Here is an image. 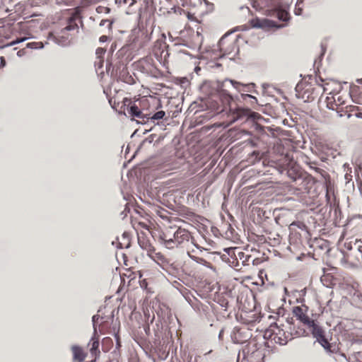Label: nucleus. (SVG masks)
Masks as SVG:
<instances>
[{
	"label": "nucleus",
	"instance_id": "1",
	"mask_svg": "<svg viewBox=\"0 0 362 362\" xmlns=\"http://www.w3.org/2000/svg\"><path fill=\"white\" fill-rule=\"evenodd\" d=\"M233 98L228 93H226L225 89H221V91L210 98L211 107L217 114H226L227 119L223 122L226 126H228L243 117H248L250 114V110L238 109L232 111L230 107Z\"/></svg>",
	"mask_w": 362,
	"mask_h": 362
},
{
	"label": "nucleus",
	"instance_id": "2",
	"mask_svg": "<svg viewBox=\"0 0 362 362\" xmlns=\"http://www.w3.org/2000/svg\"><path fill=\"white\" fill-rule=\"evenodd\" d=\"M159 239L164 246L169 249L177 247H185L191 242L195 247L199 248L194 243V239L189 230L178 227L165 228L159 235Z\"/></svg>",
	"mask_w": 362,
	"mask_h": 362
},
{
	"label": "nucleus",
	"instance_id": "3",
	"mask_svg": "<svg viewBox=\"0 0 362 362\" xmlns=\"http://www.w3.org/2000/svg\"><path fill=\"white\" fill-rule=\"evenodd\" d=\"M180 1L182 6H189V10L184 13L192 21L202 22L203 17L214 9V4L207 0H180Z\"/></svg>",
	"mask_w": 362,
	"mask_h": 362
},
{
	"label": "nucleus",
	"instance_id": "4",
	"mask_svg": "<svg viewBox=\"0 0 362 362\" xmlns=\"http://www.w3.org/2000/svg\"><path fill=\"white\" fill-rule=\"evenodd\" d=\"M250 338L241 354L238 355L237 362H260L264 357V345L267 343L265 338Z\"/></svg>",
	"mask_w": 362,
	"mask_h": 362
},
{
	"label": "nucleus",
	"instance_id": "5",
	"mask_svg": "<svg viewBox=\"0 0 362 362\" xmlns=\"http://www.w3.org/2000/svg\"><path fill=\"white\" fill-rule=\"evenodd\" d=\"M149 105L148 99L141 98L137 100H132L125 98L122 101L121 108L124 114H128L129 117L141 119L145 122L147 113L144 111L146 110Z\"/></svg>",
	"mask_w": 362,
	"mask_h": 362
},
{
	"label": "nucleus",
	"instance_id": "6",
	"mask_svg": "<svg viewBox=\"0 0 362 362\" xmlns=\"http://www.w3.org/2000/svg\"><path fill=\"white\" fill-rule=\"evenodd\" d=\"M321 92L322 87L317 81H315L313 83L302 81L296 87L297 97L303 100L304 102L314 100L319 97Z\"/></svg>",
	"mask_w": 362,
	"mask_h": 362
},
{
	"label": "nucleus",
	"instance_id": "7",
	"mask_svg": "<svg viewBox=\"0 0 362 362\" xmlns=\"http://www.w3.org/2000/svg\"><path fill=\"white\" fill-rule=\"evenodd\" d=\"M150 21V19L146 20L144 23L141 21H139L138 27L132 30L133 42L138 43L139 46H144L151 38L153 28L152 25L149 28L148 27Z\"/></svg>",
	"mask_w": 362,
	"mask_h": 362
},
{
	"label": "nucleus",
	"instance_id": "8",
	"mask_svg": "<svg viewBox=\"0 0 362 362\" xmlns=\"http://www.w3.org/2000/svg\"><path fill=\"white\" fill-rule=\"evenodd\" d=\"M136 66L142 73L156 78L162 76L160 70L158 69L152 57L141 58L136 63Z\"/></svg>",
	"mask_w": 362,
	"mask_h": 362
},
{
	"label": "nucleus",
	"instance_id": "9",
	"mask_svg": "<svg viewBox=\"0 0 362 362\" xmlns=\"http://www.w3.org/2000/svg\"><path fill=\"white\" fill-rule=\"evenodd\" d=\"M119 321L111 315L107 320L100 322L99 332L102 334H113L119 345Z\"/></svg>",
	"mask_w": 362,
	"mask_h": 362
},
{
	"label": "nucleus",
	"instance_id": "10",
	"mask_svg": "<svg viewBox=\"0 0 362 362\" xmlns=\"http://www.w3.org/2000/svg\"><path fill=\"white\" fill-rule=\"evenodd\" d=\"M100 318L98 315H95L92 317L93 325L94 327V334L88 344L89 346V351L91 358L90 362L96 361L97 358L99 357L100 354V351L99 350V337L96 332V325L98 319Z\"/></svg>",
	"mask_w": 362,
	"mask_h": 362
},
{
	"label": "nucleus",
	"instance_id": "11",
	"mask_svg": "<svg viewBox=\"0 0 362 362\" xmlns=\"http://www.w3.org/2000/svg\"><path fill=\"white\" fill-rule=\"evenodd\" d=\"M251 330L247 326L235 327L231 333V339L233 343L244 344L252 337Z\"/></svg>",
	"mask_w": 362,
	"mask_h": 362
},
{
	"label": "nucleus",
	"instance_id": "12",
	"mask_svg": "<svg viewBox=\"0 0 362 362\" xmlns=\"http://www.w3.org/2000/svg\"><path fill=\"white\" fill-rule=\"evenodd\" d=\"M269 337L271 341L280 345L286 344L288 340L292 339L291 332L284 331L279 327H275L271 330Z\"/></svg>",
	"mask_w": 362,
	"mask_h": 362
},
{
	"label": "nucleus",
	"instance_id": "13",
	"mask_svg": "<svg viewBox=\"0 0 362 362\" xmlns=\"http://www.w3.org/2000/svg\"><path fill=\"white\" fill-rule=\"evenodd\" d=\"M149 257L153 259L154 262L160 266L163 270L169 271L172 267V259L165 256L163 252L157 251L156 248H153Z\"/></svg>",
	"mask_w": 362,
	"mask_h": 362
},
{
	"label": "nucleus",
	"instance_id": "14",
	"mask_svg": "<svg viewBox=\"0 0 362 362\" xmlns=\"http://www.w3.org/2000/svg\"><path fill=\"white\" fill-rule=\"evenodd\" d=\"M308 310L309 308L308 306L305 305V304H302L300 306L293 307V313L296 318L303 323V325H308V327L314 326V320L309 318L308 314Z\"/></svg>",
	"mask_w": 362,
	"mask_h": 362
},
{
	"label": "nucleus",
	"instance_id": "15",
	"mask_svg": "<svg viewBox=\"0 0 362 362\" xmlns=\"http://www.w3.org/2000/svg\"><path fill=\"white\" fill-rule=\"evenodd\" d=\"M236 47V40L228 34L223 36L218 42V48L223 55L230 54Z\"/></svg>",
	"mask_w": 362,
	"mask_h": 362
},
{
	"label": "nucleus",
	"instance_id": "16",
	"mask_svg": "<svg viewBox=\"0 0 362 362\" xmlns=\"http://www.w3.org/2000/svg\"><path fill=\"white\" fill-rule=\"evenodd\" d=\"M78 26L76 23V21L74 18H70L67 23L66 27L61 29L59 37L62 38L64 41H66L69 39L72 34L75 32H78Z\"/></svg>",
	"mask_w": 362,
	"mask_h": 362
},
{
	"label": "nucleus",
	"instance_id": "17",
	"mask_svg": "<svg viewBox=\"0 0 362 362\" xmlns=\"http://www.w3.org/2000/svg\"><path fill=\"white\" fill-rule=\"evenodd\" d=\"M296 188L302 192H309L312 185H314L313 180L310 177H298L294 178Z\"/></svg>",
	"mask_w": 362,
	"mask_h": 362
},
{
	"label": "nucleus",
	"instance_id": "18",
	"mask_svg": "<svg viewBox=\"0 0 362 362\" xmlns=\"http://www.w3.org/2000/svg\"><path fill=\"white\" fill-rule=\"evenodd\" d=\"M272 21L267 18H255L249 21L252 28H268L272 26Z\"/></svg>",
	"mask_w": 362,
	"mask_h": 362
},
{
	"label": "nucleus",
	"instance_id": "19",
	"mask_svg": "<svg viewBox=\"0 0 362 362\" xmlns=\"http://www.w3.org/2000/svg\"><path fill=\"white\" fill-rule=\"evenodd\" d=\"M71 350L73 354V361L74 362H83L87 354L83 350L81 346L74 345L71 346Z\"/></svg>",
	"mask_w": 362,
	"mask_h": 362
},
{
	"label": "nucleus",
	"instance_id": "20",
	"mask_svg": "<svg viewBox=\"0 0 362 362\" xmlns=\"http://www.w3.org/2000/svg\"><path fill=\"white\" fill-rule=\"evenodd\" d=\"M138 243L139 246L146 252L147 256L149 257V254L151 253L154 248L151 241L146 238L145 235H141L138 236Z\"/></svg>",
	"mask_w": 362,
	"mask_h": 362
},
{
	"label": "nucleus",
	"instance_id": "21",
	"mask_svg": "<svg viewBox=\"0 0 362 362\" xmlns=\"http://www.w3.org/2000/svg\"><path fill=\"white\" fill-rule=\"evenodd\" d=\"M288 228H289L291 235H299V236H300V233L299 230L303 231V230H307L306 226L305 225V223L303 222H301V221L293 222L292 223L290 224Z\"/></svg>",
	"mask_w": 362,
	"mask_h": 362
},
{
	"label": "nucleus",
	"instance_id": "22",
	"mask_svg": "<svg viewBox=\"0 0 362 362\" xmlns=\"http://www.w3.org/2000/svg\"><path fill=\"white\" fill-rule=\"evenodd\" d=\"M119 78L121 81H124L125 83H127L131 84V83H134V79L133 78V77L131 75H129L127 70L125 69H122L121 71V72L119 73Z\"/></svg>",
	"mask_w": 362,
	"mask_h": 362
},
{
	"label": "nucleus",
	"instance_id": "23",
	"mask_svg": "<svg viewBox=\"0 0 362 362\" xmlns=\"http://www.w3.org/2000/svg\"><path fill=\"white\" fill-rule=\"evenodd\" d=\"M334 81H326L324 83H320V86L322 87L321 94L323 93H327L329 95L334 94V89L331 88L332 84H334Z\"/></svg>",
	"mask_w": 362,
	"mask_h": 362
},
{
	"label": "nucleus",
	"instance_id": "24",
	"mask_svg": "<svg viewBox=\"0 0 362 362\" xmlns=\"http://www.w3.org/2000/svg\"><path fill=\"white\" fill-rule=\"evenodd\" d=\"M327 106L330 108V110H337V102H336V96H334V94L330 95L326 98Z\"/></svg>",
	"mask_w": 362,
	"mask_h": 362
},
{
	"label": "nucleus",
	"instance_id": "25",
	"mask_svg": "<svg viewBox=\"0 0 362 362\" xmlns=\"http://www.w3.org/2000/svg\"><path fill=\"white\" fill-rule=\"evenodd\" d=\"M165 115V112L163 110L158 111L157 112H155L154 115H153L151 116V115H148V113H147V116H146V119H151L154 122L155 120L163 119Z\"/></svg>",
	"mask_w": 362,
	"mask_h": 362
},
{
	"label": "nucleus",
	"instance_id": "26",
	"mask_svg": "<svg viewBox=\"0 0 362 362\" xmlns=\"http://www.w3.org/2000/svg\"><path fill=\"white\" fill-rule=\"evenodd\" d=\"M334 95H335L336 98V102H337V111H338V108L341 105H344L345 104V100L343 98L341 95H340L339 93H334Z\"/></svg>",
	"mask_w": 362,
	"mask_h": 362
},
{
	"label": "nucleus",
	"instance_id": "27",
	"mask_svg": "<svg viewBox=\"0 0 362 362\" xmlns=\"http://www.w3.org/2000/svg\"><path fill=\"white\" fill-rule=\"evenodd\" d=\"M332 276L330 274H325L321 277V281L326 286H331L333 284L332 283Z\"/></svg>",
	"mask_w": 362,
	"mask_h": 362
},
{
	"label": "nucleus",
	"instance_id": "28",
	"mask_svg": "<svg viewBox=\"0 0 362 362\" xmlns=\"http://www.w3.org/2000/svg\"><path fill=\"white\" fill-rule=\"evenodd\" d=\"M136 0H115V2L119 4V6H133L134 3H136Z\"/></svg>",
	"mask_w": 362,
	"mask_h": 362
},
{
	"label": "nucleus",
	"instance_id": "29",
	"mask_svg": "<svg viewBox=\"0 0 362 362\" xmlns=\"http://www.w3.org/2000/svg\"><path fill=\"white\" fill-rule=\"evenodd\" d=\"M313 327H314L313 334L316 337L317 340H319L320 339V337L324 336V334H325L324 331L322 330V328H320L319 327H315V325Z\"/></svg>",
	"mask_w": 362,
	"mask_h": 362
},
{
	"label": "nucleus",
	"instance_id": "30",
	"mask_svg": "<svg viewBox=\"0 0 362 362\" xmlns=\"http://www.w3.org/2000/svg\"><path fill=\"white\" fill-rule=\"evenodd\" d=\"M112 25V22L108 19H103L100 22V26H107L108 28L109 31L111 30Z\"/></svg>",
	"mask_w": 362,
	"mask_h": 362
},
{
	"label": "nucleus",
	"instance_id": "31",
	"mask_svg": "<svg viewBox=\"0 0 362 362\" xmlns=\"http://www.w3.org/2000/svg\"><path fill=\"white\" fill-rule=\"evenodd\" d=\"M288 13L285 10H279L278 12V18L281 21H287Z\"/></svg>",
	"mask_w": 362,
	"mask_h": 362
},
{
	"label": "nucleus",
	"instance_id": "32",
	"mask_svg": "<svg viewBox=\"0 0 362 362\" xmlns=\"http://www.w3.org/2000/svg\"><path fill=\"white\" fill-rule=\"evenodd\" d=\"M227 82H229L230 83V84L232 86H233L234 88L238 89V86L240 84V83L237 82V81H233V80H226L224 81L223 83H222V87H225L226 86V83Z\"/></svg>",
	"mask_w": 362,
	"mask_h": 362
},
{
	"label": "nucleus",
	"instance_id": "33",
	"mask_svg": "<svg viewBox=\"0 0 362 362\" xmlns=\"http://www.w3.org/2000/svg\"><path fill=\"white\" fill-rule=\"evenodd\" d=\"M112 339L110 337H105L103 339V346H108L107 350H109L110 346L112 345Z\"/></svg>",
	"mask_w": 362,
	"mask_h": 362
},
{
	"label": "nucleus",
	"instance_id": "34",
	"mask_svg": "<svg viewBox=\"0 0 362 362\" xmlns=\"http://www.w3.org/2000/svg\"><path fill=\"white\" fill-rule=\"evenodd\" d=\"M106 52V49L105 48H101V47H99L95 52V54L98 57L100 58L103 57L105 54V52Z\"/></svg>",
	"mask_w": 362,
	"mask_h": 362
},
{
	"label": "nucleus",
	"instance_id": "35",
	"mask_svg": "<svg viewBox=\"0 0 362 362\" xmlns=\"http://www.w3.org/2000/svg\"><path fill=\"white\" fill-rule=\"evenodd\" d=\"M318 341L325 349H326V346H328L329 341L325 335L323 337H320V339Z\"/></svg>",
	"mask_w": 362,
	"mask_h": 362
},
{
	"label": "nucleus",
	"instance_id": "36",
	"mask_svg": "<svg viewBox=\"0 0 362 362\" xmlns=\"http://www.w3.org/2000/svg\"><path fill=\"white\" fill-rule=\"evenodd\" d=\"M325 197H326L327 204L332 205L330 189H329L328 187H327V192H326Z\"/></svg>",
	"mask_w": 362,
	"mask_h": 362
},
{
	"label": "nucleus",
	"instance_id": "37",
	"mask_svg": "<svg viewBox=\"0 0 362 362\" xmlns=\"http://www.w3.org/2000/svg\"><path fill=\"white\" fill-rule=\"evenodd\" d=\"M325 349L327 351H329V352H335L336 346H335V345H332L329 342L328 346H326Z\"/></svg>",
	"mask_w": 362,
	"mask_h": 362
},
{
	"label": "nucleus",
	"instance_id": "38",
	"mask_svg": "<svg viewBox=\"0 0 362 362\" xmlns=\"http://www.w3.org/2000/svg\"><path fill=\"white\" fill-rule=\"evenodd\" d=\"M108 40V37L107 35H103L99 38L100 42H105Z\"/></svg>",
	"mask_w": 362,
	"mask_h": 362
},
{
	"label": "nucleus",
	"instance_id": "39",
	"mask_svg": "<svg viewBox=\"0 0 362 362\" xmlns=\"http://www.w3.org/2000/svg\"><path fill=\"white\" fill-rule=\"evenodd\" d=\"M235 248H227L226 249V251L227 252V253L230 255L234 254V251H235Z\"/></svg>",
	"mask_w": 362,
	"mask_h": 362
},
{
	"label": "nucleus",
	"instance_id": "40",
	"mask_svg": "<svg viewBox=\"0 0 362 362\" xmlns=\"http://www.w3.org/2000/svg\"><path fill=\"white\" fill-rule=\"evenodd\" d=\"M192 252H194V251L192 250ZM187 253H188V255H189V257H191V258H192V259H194V255L191 254V252H190V251H188V252H187Z\"/></svg>",
	"mask_w": 362,
	"mask_h": 362
},
{
	"label": "nucleus",
	"instance_id": "41",
	"mask_svg": "<svg viewBox=\"0 0 362 362\" xmlns=\"http://www.w3.org/2000/svg\"><path fill=\"white\" fill-rule=\"evenodd\" d=\"M5 64V60H4V58L3 57H1V64Z\"/></svg>",
	"mask_w": 362,
	"mask_h": 362
},
{
	"label": "nucleus",
	"instance_id": "42",
	"mask_svg": "<svg viewBox=\"0 0 362 362\" xmlns=\"http://www.w3.org/2000/svg\"><path fill=\"white\" fill-rule=\"evenodd\" d=\"M141 226L143 228H146V225H145V223H143Z\"/></svg>",
	"mask_w": 362,
	"mask_h": 362
},
{
	"label": "nucleus",
	"instance_id": "43",
	"mask_svg": "<svg viewBox=\"0 0 362 362\" xmlns=\"http://www.w3.org/2000/svg\"><path fill=\"white\" fill-rule=\"evenodd\" d=\"M168 1H170L171 3L174 4V0H168Z\"/></svg>",
	"mask_w": 362,
	"mask_h": 362
},
{
	"label": "nucleus",
	"instance_id": "44",
	"mask_svg": "<svg viewBox=\"0 0 362 362\" xmlns=\"http://www.w3.org/2000/svg\"><path fill=\"white\" fill-rule=\"evenodd\" d=\"M249 98H252L251 95H247Z\"/></svg>",
	"mask_w": 362,
	"mask_h": 362
},
{
	"label": "nucleus",
	"instance_id": "45",
	"mask_svg": "<svg viewBox=\"0 0 362 362\" xmlns=\"http://www.w3.org/2000/svg\"><path fill=\"white\" fill-rule=\"evenodd\" d=\"M201 261H204L203 259H199Z\"/></svg>",
	"mask_w": 362,
	"mask_h": 362
}]
</instances>
